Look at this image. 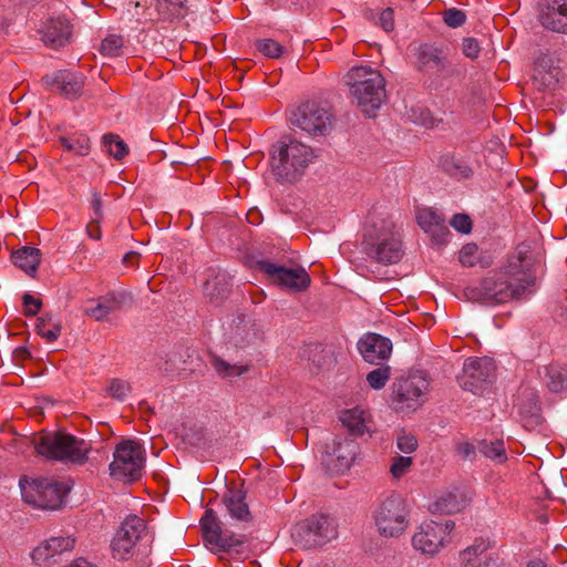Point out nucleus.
Wrapping results in <instances>:
<instances>
[{"label":"nucleus","instance_id":"obj_1","mask_svg":"<svg viewBox=\"0 0 567 567\" xmlns=\"http://www.w3.org/2000/svg\"><path fill=\"white\" fill-rule=\"evenodd\" d=\"M532 267V260L519 250L504 267L488 272L478 285L466 287L464 295L471 301L486 303H504L520 299L535 284Z\"/></svg>","mask_w":567,"mask_h":567},{"label":"nucleus","instance_id":"obj_2","mask_svg":"<svg viewBox=\"0 0 567 567\" xmlns=\"http://www.w3.org/2000/svg\"><path fill=\"white\" fill-rule=\"evenodd\" d=\"M363 245L369 257L384 265L398 262L403 255L400 229L386 214H369Z\"/></svg>","mask_w":567,"mask_h":567},{"label":"nucleus","instance_id":"obj_3","mask_svg":"<svg viewBox=\"0 0 567 567\" xmlns=\"http://www.w3.org/2000/svg\"><path fill=\"white\" fill-rule=\"evenodd\" d=\"M350 97L362 113L374 116L385 100V80L381 72L368 65L353 66L344 75Z\"/></svg>","mask_w":567,"mask_h":567},{"label":"nucleus","instance_id":"obj_4","mask_svg":"<svg viewBox=\"0 0 567 567\" xmlns=\"http://www.w3.org/2000/svg\"><path fill=\"white\" fill-rule=\"evenodd\" d=\"M315 158L308 145L296 140H281L272 146L271 169L282 182L298 179Z\"/></svg>","mask_w":567,"mask_h":567},{"label":"nucleus","instance_id":"obj_5","mask_svg":"<svg viewBox=\"0 0 567 567\" xmlns=\"http://www.w3.org/2000/svg\"><path fill=\"white\" fill-rule=\"evenodd\" d=\"M377 533L383 538H400L410 525V509L406 501L399 494H390L382 498L372 512Z\"/></svg>","mask_w":567,"mask_h":567},{"label":"nucleus","instance_id":"obj_6","mask_svg":"<svg viewBox=\"0 0 567 567\" xmlns=\"http://www.w3.org/2000/svg\"><path fill=\"white\" fill-rule=\"evenodd\" d=\"M454 536L455 523L453 520L425 519L412 535L411 545L419 554L432 558L451 545Z\"/></svg>","mask_w":567,"mask_h":567},{"label":"nucleus","instance_id":"obj_7","mask_svg":"<svg viewBox=\"0 0 567 567\" xmlns=\"http://www.w3.org/2000/svg\"><path fill=\"white\" fill-rule=\"evenodd\" d=\"M37 452L48 458L82 464L87 458L85 441L64 433H47L35 440Z\"/></svg>","mask_w":567,"mask_h":567},{"label":"nucleus","instance_id":"obj_8","mask_svg":"<svg viewBox=\"0 0 567 567\" xmlns=\"http://www.w3.org/2000/svg\"><path fill=\"white\" fill-rule=\"evenodd\" d=\"M19 484L23 501L42 509L59 508L70 492L66 483L52 478L22 477Z\"/></svg>","mask_w":567,"mask_h":567},{"label":"nucleus","instance_id":"obj_9","mask_svg":"<svg viewBox=\"0 0 567 567\" xmlns=\"http://www.w3.org/2000/svg\"><path fill=\"white\" fill-rule=\"evenodd\" d=\"M144 464L145 452L143 446L135 440H123L114 450L110 474L118 481H137L142 477Z\"/></svg>","mask_w":567,"mask_h":567},{"label":"nucleus","instance_id":"obj_10","mask_svg":"<svg viewBox=\"0 0 567 567\" xmlns=\"http://www.w3.org/2000/svg\"><path fill=\"white\" fill-rule=\"evenodd\" d=\"M147 527L143 518L136 515L127 516L115 532L111 544V555L115 560L126 561L137 553V545L146 536Z\"/></svg>","mask_w":567,"mask_h":567},{"label":"nucleus","instance_id":"obj_11","mask_svg":"<svg viewBox=\"0 0 567 567\" xmlns=\"http://www.w3.org/2000/svg\"><path fill=\"white\" fill-rule=\"evenodd\" d=\"M291 123L309 135H326L331 128L332 115L318 103L307 102L293 112Z\"/></svg>","mask_w":567,"mask_h":567},{"label":"nucleus","instance_id":"obj_12","mask_svg":"<svg viewBox=\"0 0 567 567\" xmlns=\"http://www.w3.org/2000/svg\"><path fill=\"white\" fill-rule=\"evenodd\" d=\"M495 364L489 358H468L457 377L460 385L475 394H481L494 380Z\"/></svg>","mask_w":567,"mask_h":567},{"label":"nucleus","instance_id":"obj_13","mask_svg":"<svg viewBox=\"0 0 567 567\" xmlns=\"http://www.w3.org/2000/svg\"><path fill=\"white\" fill-rule=\"evenodd\" d=\"M295 535L309 546H321L337 537V524L328 515H315L299 523Z\"/></svg>","mask_w":567,"mask_h":567},{"label":"nucleus","instance_id":"obj_14","mask_svg":"<svg viewBox=\"0 0 567 567\" xmlns=\"http://www.w3.org/2000/svg\"><path fill=\"white\" fill-rule=\"evenodd\" d=\"M260 269L277 285L300 291L310 284V277L303 268H286L264 261Z\"/></svg>","mask_w":567,"mask_h":567},{"label":"nucleus","instance_id":"obj_15","mask_svg":"<svg viewBox=\"0 0 567 567\" xmlns=\"http://www.w3.org/2000/svg\"><path fill=\"white\" fill-rule=\"evenodd\" d=\"M427 389V380L423 375L415 374L399 380L394 393L399 403L414 410L425 402Z\"/></svg>","mask_w":567,"mask_h":567},{"label":"nucleus","instance_id":"obj_16","mask_svg":"<svg viewBox=\"0 0 567 567\" xmlns=\"http://www.w3.org/2000/svg\"><path fill=\"white\" fill-rule=\"evenodd\" d=\"M75 539L72 536H53L41 542L31 553L32 561L38 566H49L58 558L73 549Z\"/></svg>","mask_w":567,"mask_h":567},{"label":"nucleus","instance_id":"obj_17","mask_svg":"<svg viewBox=\"0 0 567 567\" xmlns=\"http://www.w3.org/2000/svg\"><path fill=\"white\" fill-rule=\"evenodd\" d=\"M358 454V445L349 439L333 442L332 451H327L323 463L333 473H343L352 465Z\"/></svg>","mask_w":567,"mask_h":567},{"label":"nucleus","instance_id":"obj_18","mask_svg":"<svg viewBox=\"0 0 567 567\" xmlns=\"http://www.w3.org/2000/svg\"><path fill=\"white\" fill-rule=\"evenodd\" d=\"M200 526L205 540L219 550H227L240 544L239 539L223 535L218 517L213 509L205 512L200 519Z\"/></svg>","mask_w":567,"mask_h":567},{"label":"nucleus","instance_id":"obj_19","mask_svg":"<svg viewBox=\"0 0 567 567\" xmlns=\"http://www.w3.org/2000/svg\"><path fill=\"white\" fill-rule=\"evenodd\" d=\"M419 226L437 244H443L450 235L444 217L431 207L419 208L416 212Z\"/></svg>","mask_w":567,"mask_h":567},{"label":"nucleus","instance_id":"obj_20","mask_svg":"<svg viewBox=\"0 0 567 567\" xmlns=\"http://www.w3.org/2000/svg\"><path fill=\"white\" fill-rule=\"evenodd\" d=\"M38 31L41 34L42 41L52 48L65 45L70 41L72 33L70 22L62 17L48 19L40 25Z\"/></svg>","mask_w":567,"mask_h":567},{"label":"nucleus","instance_id":"obj_21","mask_svg":"<svg viewBox=\"0 0 567 567\" xmlns=\"http://www.w3.org/2000/svg\"><path fill=\"white\" fill-rule=\"evenodd\" d=\"M358 349L365 361L373 363L388 359L392 351V344L388 338L369 333L359 341Z\"/></svg>","mask_w":567,"mask_h":567},{"label":"nucleus","instance_id":"obj_22","mask_svg":"<svg viewBox=\"0 0 567 567\" xmlns=\"http://www.w3.org/2000/svg\"><path fill=\"white\" fill-rule=\"evenodd\" d=\"M467 496L457 488L443 491L430 504V511L439 514H455L468 503Z\"/></svg>","mask_w":567,"mask_h":567},{"label":"nucleus","instance_id":"obj_23","mask_svg":"<svg viewBox=\"0 0 567 567\" xmlns=\"http://www.w3.org/2000/svg\"><path fill=\"white\" fill-rule=\"evenodd\" d=\"M340 421L342 425L355 436H362L370 432L371 416L369 412L360 408H352L341 412Z\"/></svg>","mask_w":567,"mask_h":567},{"label":"nucleus","instance_id":"obj_24","mask_svg":"<svg viewBox=\"0 0 567 567\" xmlns=\"http://www.w3.org/2000/svg\"><path fill=\"white\" fill-rule=\"evenodd\" d=\"M546 29L558 33H567V0H554L542 16Z\"/></svg>","mask_w":567,"mask_h":567},{"label":"nucleus","instance_id":"obj_25","mask_svg":"<svg viewBox=\"0 0 567 567\" xmlns=\"http://www.w3.org/2000/svg\"><path fill=\"white\" fill-rule=\"evenodd\" d=\"M52 84L64 96L75 99L82 92L84 78L82 74L59 71L53 75Z\"/></svg>","mask_w":567,"mask_h":567},{"label":"nucleus","instance_id":"obj_26","mask_svg":"<svg viewBox=\"0 0 567 567\" xmlns=\"http://www.w3.org/2000/svg\"><path fill=\"white\" fill-rule=\"evenodd\" d=\"M224 504L229 515L237 520L248 522L251 518L250 511L245 501V494L239 489H229L224 496Z\"/></svg>","mask_w":567,"mask_h":567},{"label":"nucleus","instance_id":"obj_27","mask_svg":"<svg viewBox=\"0 0 567 567\" xmlns=\"http://www.w3.org/2000/svg\"><path fill=\"white\" fill-rule=\"evenodd\" d=\"M560 70L556 61L550 55L540 56L534 68V78L545 86H550L558 82Z\"/></svg>","mask_w":567,"mask_h":567},{"label":"nucleus","instance_id":"obj_28","mask_svg":"<svg viewBox=\"0 0 567 567\" xmlns=\"http://www.w3.org/2000/svg\"><path fill=\"white\" fill-rule=\"evenodd\" d=\"M11 258L18 268L28 275H33L40 265L41 251L35 247L25 246L16 250Z\"/></svg>","mask_w":567,"mask_h":567},{"label":"nucleus","instance_id":"obj_29","mask_svg":"<svg viewBox=\"0 0 567 567\" xmlns=\"http://www.w3.org/2000/svg\"><path fill=\"white\" fill-rule=\"evenodd\" d=\"M417 59L420 65L427 71L441 72L445 68L442 51L431 45H422Z\"/></svg>","mask_w":567,"mask_h":567},{"label":"nucleus","instance_id":"obj_30","mask_svg":"<svg viewBox=\"0 0 567 567\" xmlns=\"http://www.w3.org/2000/svg\"><path fill=\"white\" fill-rule=\"evenodd\" d=\"M543 380L549 391L563 392L567 389V369L559 365L545 367Z\"/></svg>","mask_w":567,"mask_h":567},{"label":"nucleus","instance_id":"obj_31","mask_svg":"<svg viewBox=\"0 0 567 567\" xmlns=\"http://www.w3.org/2000/svg\"><path fill=\"white\" fill-rule=\"evenodd\" d=\"M64 150L79 156H86L91 151V141L86 134L73 133L60 138Z\"/></svg>","mask_w":567,"mask_h":567},{"label":"nucleus","instance_id":"obj_32","mask_svg":"<svg viewBox=\"0 0 567 567\" xmlns=\"http://www.w3.org/2000/svg\"><path fill=\"white\" fill-rule=\"evenodd\" d=\"M186 0H156V11L164 20L182 18L186 14Z\"/></svg>","mask_w":567,"mask_h":567},{"label":"nucleus","instance_id":"obj_33","mask_svg":"<svg viewBox=\"0 0 567 567\" xmlns=\"http://www.w3.org/2000/svg\"><path fill=\"white\" fill-rule=\"evenodd\" d=\"M492 546V543L487 538H476L474 543L461 550L458 558L462 565L467 566L473 564L476 558L486 553Z\"/></svg>","mask_w":567,"mask_h":567},{"label":"nucleus","instance_id":"obj_34","mask_svg":"<svg viewBox=\"0 0 567 567\" xmlns=\"http://www.w3.org/2000/svg\"><path fill=\"white\" fill-rule=\"evenodd\" d=\"M35 329L38 334L48 342L55 341L61 333V324L51 316L38 318Z\"/></svg>","mask_w":567,"mask_h":567},{"label":"nucleus","instance_id":"obj_35","mask_svg":"<svg viewBox=\"0 0 567 567\" xmlns=\"http://www.w3.org/2000/svg\"><path fill=\"white\" fill-rule=\"evenodd\" d=\"M103 150L116 159L123 158L128 153V146L116 134H105L102 140Z\"/></svg>","mask_w":567,"mask_h":567},{"label":"nucleus","instance_id":"obj_36","mask_svg":"<svg viewBox=\"0 0 567 567\" xmlns=\"http://www.w3.org/2000/svg\"><path fill=\"white\" fill-rule=\"evenodd\" d=\"M480 451L484 456L498 464L505 463L507 460L504 442L501 440L483 441L480 444Z\"/></svg>","mask_w":567,"mask_h":567},{"label":"nucleus","instance_id":"obj_37","mask_svg":"<svg viewBox=\"0 0 567 567\" xmlns=\"http://www.w3.org/2000/svg\"><path fill=\"white\" fill-rule=\"evenodd\" d=\"M113 308V301L107 298H99V299H92L87 300L84 306V311L90 317L94 318L95 320H101L106 315L110 313V311Z\"/></svg>","mask_w":567,"mask_h":567},{"label":"nucleus","instance_id":"obj_38","mask_svg":"<svg viewBox=\"0 0 567 567\" xmlns=\"http://www.w3.org/2000/svg\"><path fill=\"white\" fill-rule=\"evenodd\" d=\"M413 464L411 456H395L392 458L390 464V474L393 478L400 480L405 476Z\"/></svg>","mask_w":567,"mask_h":567},{"label":"nucleus","instance_id":"obj_39","mask_svg":"<svg viewBox=\"0 0 567 567\" xmlns=\"http://www.w3.org/2000/svg\"><path fill=\"white\" fill-rule=\"evenodd\" d=\"M390 379V367H380L367 375V381L369 385L374 390H380L385 386L386 382Z\"/></svg>","mask_w":567,"mask_h":567},{"label":"nucleus","instance_id":"obj_40","mask_svg":"<svg viewBox=\"0 0 567 567\" xmlns=\"http://www.w3.org/2000/svg\"><path fill=\"white\" fill-rule=\"evenodd\" d=\"M257 50L266 58L277 59L284 53V48L272 39H261L256 42Z\"/></svg>","mask_w":567,"mask_h":567},{"label":"nucleus","instance_id":"obj_41","mask_svg":"<svg viewBox=\"0 0 567 567\" xmlns=\"http://www.w3.org/2000/svg\"><path fill=\"white\" fill-rule=\"evenodd\" d=\"M460 262L465 267H473L480 261L478 247L475 244H466L458 254Z\"/></svg>","mask_w":567,"mask_h":567},{"label":"nucleus","instance_id":"obj_42","mask_svg":"<svg viewBox=\"0 0 567 567\" xmlns=\"http://www.w3.org/2000/svg\"><path fill=\"white\" fill-rule=\"evenodd\" d=\"M123 47V38L112 34L106 37L101 43V53L107 56H116Z\"/></svg>","mask_w":567,"mask_h":567},{"label":"nucleus","instance_id":"obj_43","mask_svg":"<svg viewBox=\"0 0 567 567\" xmlns=\"http://www.w3.org/2000/svg\"><path fill=\"white\" fill-rule=\"evenodd\" d=\"M106 392L110 396L116 400H124L131 392L130 384L121 379H113L106 386Z\"/></svg>","mask_w":567,"mask_h":567},{"label":"nucleus","instance_id":"obj_44","mask_svg":"<svg viewBox=\"0 0 567 567\" xmlns=\"http://www.w3.org/2000/svg\"><path fill=\"white\" fill-rule=\"evenodd\" d=\"M214 367L216 371L223 377V378H229L235 375H241L244 372L247 371V368L244 365H237V364H229L225 362L224 360L217 359L214 362Z\"/></svg>","mask_w":567,"mask_h":567},{"label":"nucleus","instance_id":"obj_45","mask_svg":"<svg viewBox=\"0 0 567 567\" xmlns=\"http://www.w3.org/2000/svg\"><path fill=\"white\" fill-rule=\"evenodd\" d=\"M369 17L371 20H375V22L385 31L391 32L394 29V12L391 8L383 9L378 13V19L370 12Z\"/></svg>","mask_w":567,"mask_h":567},{"label":"nucleus","instance_id":"obj_46","mask_svg":"<svg viewBox=\"0 0 567 567\" xmlns=\"http://www.w3.org/2000/svg\"><path fill=\"white\" fill-rule=\"evenodd\" d=\"M450 224L461 234H470L473 226L471 217L466 214H455Z\"/></svg>","mask_w":567,"mask_h":567},{"label":"nucleus","instance_id":"obj_47","mask_svg":"<svg viewBox=\"0 0 567 567\" xmlns=\"http://www.w3.org/2000/svg\"><path fill=\"white\" fill-rule=\"evenodd\" d=\"M443 20L449 27L458 28L465 22L466 16L462 10L451 8L444 12Z\"/></svg>","mask_w":567,"mask_h":567},{"label":"nucleus","instance_id":"obj_48","mask_svg":"<svg viewBox=\"0 0 567 567\" xmlns=\"http://www.w3.org/2000/svg\"><path fill=\"white\" fill-rule=\"evenodd\" d=\"M398 449L406 454L414 452L417 447V440L412 434H401L396 440Z\"/></svg>","mask_w":567,"mask_h":567},{"label":"nucleus","instance_id":"obj_49","mask_svg":"<svg viewBox=\"0 0 567 567\" xmlns=\"http://www.w3.org/2000/svg\"><path fill=\"white\" fill-rule=\"evenodd\" d=\"M22 299L23 312L25 316H34L40 311L42 302L39 298H35L30 293H24Z\"/></svg>","mask_w":567,"mask_h":567},{"label":"nucleus","instance_id":"obj_50","mask_svg":"<svg viewBox=\"0 0 567 567\" xmlns=\"http://www.w3.org/2000/svg\"><path fill=\"white\" fill-rule=\"evenodd\" d=\"M462 51L466 58L474 60L478 56V54L481 52V47L476 39L466 38L463 40Z\"/></svg>","mask_w":567,"mask_h":567},{"label":"nucleus","instance_id":"obj_51","mask_svg":"<svg viewBox=\"0 0 567 567\" xmlns=\"http://www.w3.org/2000/svg\"><path fill=\"white\" fill-rule=\"evenodd\" d=\"M446 169L456 178H468L473 174L472 168L461 162L453 164L451 167H446Z\"/></svg>","mask_w":567,"mask_h":567},{"label":"nucleus","instance_id":"obj_52","mask_svg":"<svg viewBox=\"0 0 567 567\" xmlns=\"http://www.w3.org/2000/svg\"><path fill=\"white\" fill-rule=\"evenodd\" d=\"M100 219L101 218L92 217L90 223L86 225V234L94 240H100L102 237Z\"/></svg>","mask_w":567,"mask_h":567},{"label":"nucleus","instance_id":"obj_53","mask_svg":"<svg viewBox=\"0 0 567 567\" xmlns=\"http://www.w3.org/2000/svg\"><path fill=\"white\" fill-rule=\"evenodd\" d=\"M92 217L102 218V199L99 193L94 192L91 197Z\"/></svg>","mask_w":567,"mask_h":567},{"label":"nucleus","instance_id":"obj_54","mask_svg":"<svg viewBox=\"0 0 567 567\" xmlns=\"http://www.w3.org/2000/svg\"><path fill=\"white\" fill-rule=\"evenodd\" d=\"M65 567H97V566L94 565V564L89 563L87 560H85L83 558H79V559H75L74 561H72L70 565H68Z\"/></svg>","mask_w":567,"mask_h":567},{"label":"nucleus","instance_id":"obj_55","mask_svg":"<svg viewBox=\"0 0 567 567\" xmlns=\"http://www.w3.org/2000/svg\"><path fill=\"white\" fill-rule=\"evenodd\" d=\"M247 219L249 223L251 224H258L259 223V219H260V215H259V212L258 210H249L248 214H247Z\"/></svg>","mask_w":567,"mask_h":567},{"label":"nucleus","instance_id":"obj_56","mask_svg":"<svg viewBox=\"0 0 567 567\" xmlns=\"http://www.w3.org/2000/svg\"><path fill=\"white\" fill-rule=\"evenodd\" d=\"M472 451H473V449L468 443H465L462 445V452L464 453V455L471 454Z\"/></svg>","mask_w":567,"mask_h":567},{"label":"nucleus","instance_id":"obj_57","mask_svg":"<svg viewBox=\"0 0 567 567\" xmlns=\"http://www.w3.org/2000/svg\"><path fill=\"white\" fill-rule=\"evenodd\" d=\"M527 567H546L542 561H532Z\"/></svg>","mask_w":567,"mask_h":567},{"label":"nucleus","instance_id":"obj_58","mask_svg":"<svg viewBox=\"0 0 567 567\" xmlns=\"http://www.w3.org/2000/svg\"><path fill=\"white\" fill-rule=\"evenodd\" d=\"M537 406V398L533 394V398L530 399V410L536 409Z\"/></svg>","mask_w":567,"mask_h":567},{"label":"nucleus","instance_id":"obj_59","mask_svg":"<svg viewBox=\"0 0 567 567\" xmlns=\"http://www.w3.org/2000/svg\"><path fill=\"white\" fill-rule=\"evenodd\" d=\"M209 287H210V284H209V282H207V284H206V290H207V291L209 290Z\"/></svg>","mask_w":567,"mask_h":567}]
</instances>
